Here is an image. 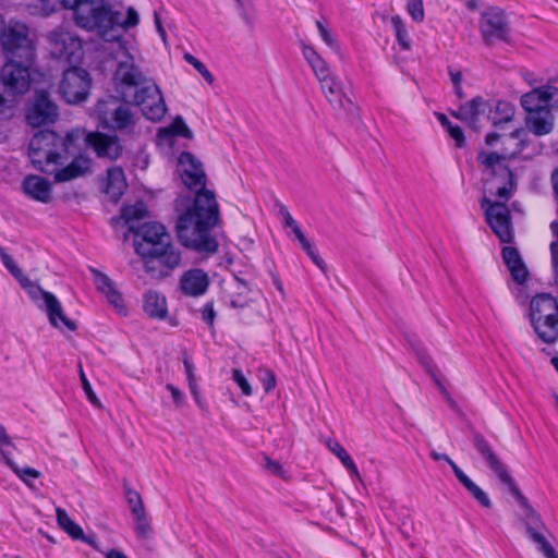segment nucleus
<instances>
[{
  "instance_id": "52",
  "label": "nucleus",
  "mask_w": 558,
  "mask_h": 558,
  "mask_svg": "<svg viewBox=\"0 0 558 558\" xmlns=\"http://www.w3.org/2000/svg\"><path fill=\"white\" fill-rule=\"evenodd\" d=\"M430 457L435 460V461H439V460H444L446 461L452 469L454 475L457 476V471H462L457 464L454 461H452L447 454L445 453H438L436 451H432L430 452Z\"/></svg>"
},
{
  "instance_id": "17",
  "label": "nucleus",
  "mask_w": 558,
  "mask_h": 558,
  "mask_svg": "<svg viewBox=\"0 0 558 558\" xmlns=\"http://www.w3.org/2000/svg\"><path fill=\"white\" fill-rule=\"evenodd\" d=\"M480 32L486 45L508 41L510 28L504 11L493 8L481 15Z\"/></svg>"
},
{
  "instance_id": "25",
  "label": "nucleus",
  "mask_w": 558,
  "mask_h": 558,
  "mask_svg": "<svg viewBox=\"0 0 558 558\" xmlns=\"http://www.w3.org/2000/svg\"><path fill=\"white\" fill-rule=\"evenodd\" d=\"M502 260L508 268L513 281L523 284L529 277V270L522 260L519 251L513 246H504L501 251Z\"/></svg>"
},
{
  "instance_id": "47",
  "label": "nucleus",
  "mask_w": 558,
  "mask_h": 558,
  "mask_svg": "<svg viewBox=\"0 0 558 558\" xmlns=\"http://www.w3.org/2000/svg\"><path fill=\"white\" fill-rule=\"evenodd\" d=\"M232 379L238 384L244 396H251L253 389L241 369H233Z\"/></svg>"
},
{
  "instance_id": "45",
  "label": "nucleus",
  "mask_w": 558,
  "mask_h": 558,
  "mask_svg": "<svg viewBox=\"0 0 558 558\" xmlns=\"http://www.w3.org/2000/svg\"><path fill=\"white\" fill-rule=\"evenodd\" d=\"M259 378L263 383L265 391L268 393L272 389H275L277 385L276 376L274 372L269 368H262L259 369Z\"/></svg>"
},
{
  "instance_id": "4",
  "label": "nucleus",
  "mask_w": 558,
  "mask_h": 558,
  "mask_svg": "<svg viewBox=\"0 0 558 558\" xmlns=\"http://www.w3.org/2000/svg\"><path fill=\"white\" fill-rule=\"evenodd\" d=\"M69 140L53 131H39L29 142L28 156L35 169L53 174L56 182H68L89 171L88 157L77 156L63 167L70 158Z\"/></svg>"
},
{
  "instance_id": "51",
  "label": "nucleus",
  "mask_w": 558,
  "mask_h": 558,
  "mask_svg": "<svg viewBox=\"0 0 558 558\" xmlns=\"http://www.w3.org/2000/svg\"><path fill=\"white\" fill-rule=\"evenodd\" d=\"M306 254L310 256L312 262L324 272L327 271V266L324 259L319 256V254L314 250L312 244L308 245V248H304Z\"/></svg>"
},
{
  "instance_id": "36",
  "label": "nucleus",
  "mask_w": 558,
  "mask_h": 558,
  "mask_svg": "<svg viewBox=\"0 0 558 558\" xmlns=\"http://www.w3.org/2000/svg\"><path fill=\"white\" fill-rule=\"evenodd\" d=\"M134 523H135V532L137 536L142 539H147L153 534V529L150 524V519L148 518L145 510L138 511L136 513H132Z\"/></svg>"
},
{
  "instance_id": "27",
  "label": "nucleus",
  "mask_w": 558,
  "mask_h": 558,
  "mask_svg": "<svg viewBox=\"0 0 558 558\" xmlns=\"http://www.w3.org/2000/svg\"><path fill=\"white\" fill-rule=\"evenodd\" d=\"M487 106L481 97H476L461 106L453 116L477 130L480 118L485 114Z\"/></svg>"
},
{
  "instance_id": "1",
  "label": "nucleus",
  "mask_w": 558,
  "mask_h": 558,
  "mask_svg": "<svg viewBox=\"0 0 558 558\" xmlns=\"http://www.w3.org/2000/svg\"><path fill=\"white\" fill-rule=\"evenodd\" d=\"M178 171L184 185L195 191L192 203L178 197L175 208L179 213L177 233L180 242L199 253L214 254L218 242L211 229L219 222V206L214 192L206 190V174L202 163L191 154L182 153L178 161Z\"/></svg>"
},
{
  "instance_id": "5",
  "label": "nucleus",
  "mask_w": 558,
  "mask_h": 558,
  "mask_svg": "<svg viewBox=\"0 0 558 558\" xmlns=\"http://www.w3.org/2000/svg\"><path fill=\"white\" fill-rule=\"evenodd\" d=\"M473 442L477 452L486 461L489 469L496 474L500 483L508 487L510 494L520 505L523 511L520 520L524 524L529 537L534 544H536L537 549L546 558H558V554L555 548L545 537V533L548 532L546 524L542 520L539 513L530 505L527 499L520 492L515 482L510 476L505 464L497 457L492 446L483 436L477 434L474 435Z\"/></svg>"
},
{
  "instance_id": "19",
  "label": "nucleus",
  "mask_w": 558,
  "mask_h": 558,
  "mask_svg": "<svg viewBox=\"0 0 558 558\" xmlns=\"http://www.w3.org/2000/svg\"><path fill=\"white\" fill-rule=\"evenodd\" d=\"M85 142L99 158L117 160L123 153V147L117 136L90 132L86 135Z\"/></svg>"
},
{
  "instance_id": "39",
  "label": "nucleus",
  "mask_w": 558,
  "mask_h": 558,
  "mask_svg": "<svg viewBox=\"0 0 558 558\" xmlns=\"http://www.w3.org/2000/svg\"><path fill=\"white\" fill-rule=\"evenodd\" d=\"M11 448H14V445L12 444L5 428L0 426V454L8 465H10V462H13L11 459Z\"/></svg>"
},
{
  "instance_id": "28",
  "label": "nucleus",
  "mask_w": 558,
  "mask_h": 558,
  "mask_svg": "<svg viewBox=\"0 0 558 558\" xmlns=\"http://www.w3.org/2000/svg\"><path fill=\"white\" fill-rule=\"evenodd\" d=\"M525 125L536 136L549 134L554 129V117L550 110L527 113Z\"/></svg>"
},
{
  "instance_id": "53",
  "label": "nucleus",
  "mask_w": 558,
  "mask_h": 558,
  "mask_svg": "<svg viewBox=\"0 0 558 558\" xmlns=\"http://www.w3.org/2000/svg\"><path fill=\"white\" fill-rule=\"evenodd\" d=\"M183 364H184L185 374L187 377V383L189 384L196 383V377H195V373H194V371H195L194 364L187 357L184 359Z\"/></svg>"
},
{
  "instance_id": "7",
  "label": "nucleus",
  "mask_w": 558,
  "mask_h": 558,
  "mask_svg": "<svg viewBox=\"0 0 558 558\" xmlns=\"http://www.w3.org/2000/svg\"><path fill=\"white\" fill-rule=\"evenodd\" d=\"M531 323L536 335L547 343L558 339V301L551 294L541 293L530 302Z\"/></svg>"
},
{
  "instance_id": "49",
  "label": "nucleus",
  "mask_w": 558,
  "mask_h": 558,
  "mask_svg": "<svg viewBox=\"0 0 558 558\" xmlns=\"http://www.w3.org/2000/svg\"><path fill=\"white\" fill-rule=\"evenodd\" d=\"M202 319L209 326H214V320L216 318V312L214 311V305L211 302L206 303L202 311Z\"/></svg>"
},
{
  "instance_id": "35",
  "label": "nucleus",
  "mask_w": 558,
  "mask_h": 558,
  "mask_svg": "<svg viewBox=\"0 0 558 558\" xmlns=\"http://www.w3.org/2000/svg\"><path fill=\"white\" fill-rule=\"evenodd\" d=\"M390 23L392 25L395 36L397 41L404 50L411 49V38L405 28L404 22L400 15H393L390 17Z\"/></svg>"
},
{
  "instance_id": "16",
  "label": "nucleus",
  "mask_w": 558,
  "mask_h": 558,
  "mask_svg": "<svg viewBox=\"0 0 558 558\" xmlns=\"http://www.w3.org/2000/svg\"><path fill=\"white\" fill-rule=\"evenodd\" d=\"M50 52L53 58L69 63L77 62L83 57L81 39L73 33L56 29L49 35Z\"/></svg>"
},
{
  "instance_id": "30",
  "label": "nucleus",
  "mask_w": 558,
  "mask_h": 558,
  "mask_svg": "<svg viewBox=\"0 0 558 558\" xmlns=\"http://www.w3.org/2000/svg\"><path fill=\"white\" fill-rule=\"evenodd\" d=\"M158 140L161 144H172V140L175 136H182L184 138H192L193 133L184 122L182 117H177L171 124L162 128L158 131Z\"/></svg>"
},
{
  "instance_id": "32",
  "label": "nucleus",
  "mask_w": 558,
  "mask_h": 558,
  "mask_svg": "<svg viewBox=\"0 0 558 558\" xmlns=\"http://www.w3.org/2000/svg\"><path fill=\"white\" fill-rule=\"evenodd\" d=\"M457 478L481 506L485 508L492 507V501L488 495L480 486H477L463 471H457Z\"/></svg>"
},
{
  "instance_id": "12",
  "label": "nucleus",
  "mask_w": 558,
  "mask_h": 558,
  "mask_svg": "<svg viewBox=\"0 0 558 558\" xmlns=\"http://www.w3.org/2000/svg\"><path fill=\"white\" fill-rule=\"evenodd\" d=\"M33 62L23 59H8L0 72V82L8 94L23 95L31 86L29 68Z\"/></svg>"
},
{
  "instance_id": "22",
  "label": "nucleus",
  "mask_w": 558,
  "mask_h": 558,
  "mask_svg": "<svg viewBox=\"0 0 558 558\" xmlns=\"http://www.w3.org/2000/svg\"><path fill=\"white\" fill-rule=\"evenodd\" d=\"M94 281L97 290L102 293L107 301L118 311L119 314H125L126 308L124 305L122 294L117 290L114 282L104 272L92 269Z\"/></svg>"
},
{
  "instance_id": "2",
  "label": "nucleus",
  "mask_w": 558,
  "mask_h": 558,
  "mask_svg": "<svg viewBox=\"0 0 558 558\" xmlns=\"http://www.w3.org/2000/svg\"><path fill=\"white\" fill-rule=\"evenodd\" d=\"M522 148L509 156L497 153L481 151L477 156L483 166V198L481 207L485 220L502 243H511L514 238L511 213L507 202L515 190L513 173L508 166V158L520 153Z\"/></svg>"
},
{
  "instance_id": "15",
  "label": "nucleus",
  "mask_w": 558,
  "mask_h": 558,
  "mask_svg": "<svg viewBox=\"0 0 558 558\" xmlns=\"http://www.w3.org/2000/svg\"><path fill=\"white\" fill-rule=\"evenodd\" d=\"M59 117V108L48 92L39 89L34 94L26 110V121L33 128L52 124Z\"/></svg>"
},
{
  "instance_id": "57",
  "label": "nucleus",
  "mask_w": 558,
  "mask_h": 558,
  "mask_svg": "<svg viewBox=\"0 0 558 558\" xmlns=\"http://www.w3.org/2000/svg\"><path fill=\"white\" fill-rule=\"evenodd\" d=\"M292 232L294 233L295 238L300 242L302 248L303 250L308 248V245L311 244V242L306 239V236L302 232L301 227L299 225L295 228H293Z\"/></svg>"
},
{
  "instance_id": "24",
  "label": "nucleus",
  "mask_w": 558,
  "mask_h": 558,
  "mask_svg": "<svg viewBox=\"0 0 558 558\" xmlns=\"http://www.w3.org/2000/svg\"><path fill=\"white\" fill-rule=\"evenodd\" d=\"M128 187L126 178L121 167H111L102 179V191L114 203L124 194Z\"/></svg>"
},
{
  "instance_id": "34",
  "label": "nucleus",
  "mask_w": 558,
  "mask_h": 558,
  "mask_svg": "<svg viewBox=\"0 0 558 558\" xmlns=\"http://www.w3.org/2000/svg\"><path fill=\"white\" fill-rule=\"evenodd\" d=\"M57 521L62 530H64L73 539L83 538V530L66 513L65 510L57 508Z\"/></svg>"
},
{
  "instance_id": "56",
  "label": "nucleus",
  "mask_w": 558,
  "mask_h": 558,
  "mask_svg": "<svg viewBox=\"0 0 558 558\" xmlns=\"http://www.w3.org/2000/svg\"><path fill=\"white\" fill-rule=\"evenodd\" d=\"M167 390L170 391L172 398H173V401L177 405H182L183 403V393L175 387L173 386L172 384H168L166 386Z\"/></svg>"
},
{
  "instance_id": "26",
  "label": "nucleus",
  "mask_w": 558,
  "mask_h": 558,
  "mask_svg": "<svg viewBox=\"0 0 558 558\" xmlns=\"http://www.w3.org/2000/svg\"><path fill=\"white\" fill-rule=\"evenodd\" d=\"M24 192L33 199L47 204L52 199L51 183L39 175H28L23 181Z\"/></svg>"
},
{
  "instance_id": "61",
  "label": "nucleus",
  "mask_w": 558,
  "mask_h": 558,
  "mask_svg": "<svg viewBox=\"0 0 558 558\" xmlns=\"http://www.w3.org/2000/svg\"><path fill=\"white\" fill-rule=\"evenodd\" d=\"M155 24H156V28H157L158 34L160 35L162 40L166 43L167 34H166V31H165V28H163V26L161 24L160 17L158 16L157 13H155Z\"/></svg>"
},
{
  "instance_id": "21",
  "label": "nucleus",
  "mask_w": 558,
  "mask_h": 558,
  "mask_svg": "<svg viewBox=\"0 0 558 558\" xmlns=\"http://www.w3.org/2000/svg\"><path fill=\"white\" fill-rule=\"evenodd\" d=\"M136 253L141 256L154 255L168 272L177 268L181 263L180 253L169 241L159 246L150 247V250H146L143 244H136Z\"/></svg>"
},
{
  "instance_id": "44",
  "label": "nucleus",
  "mask_w": 558,
  "mask_h": 558,
  "mask_svg": "<svg viewBox=\"0 0 558 558\" xmlns=\"http://www.w3.org/2000/svg\"><path fill=\"white\" fill-rule=\"evenodd\" d=\"M80 377L82 380L83 389H84L89 402L96 408H101L102 404H101L100 400L97 398L96 393L94 392V390H93V388L82 368H81Z\"/></svg>"
},
{
  "instance_id": "58",
  "label": "nucleus",
  "mask_w": 558,
  "mask_h": 558,
  "mask_svg": "<svg viewBox=\"0 0 558 558\" xmlns=\"http://www.w3.org/2000/svg\"><path fill=\"white\" fill-rule=\"evenodd\" d=\"M184 59L186 62H189L191 65H193L197 72L199 70H202L203 66H205V64L202 61H199L197 58H195L191 53H185Z\"/></svg>"
},
{
  "instance_id": "42",
  "label": "nucleus",
  "mask_w": 558,
  "mask_h": 558,
  "mask_svg": "<svg viewBox=\"0 0 558 558\" xmlns=\"http://www.w3.org/2000/svg\"><path fill=\"white\" fill-rule=\"evenodd\" d=\"M0 258L4 265V267L8 269V271L19 281L23 276V271L21 268L15 264L13 258L5 252V250L0 245Z\"/></svg>"
},
{
  "instance_id": "48",
  "label": "nucleus",
  "mask_w": 558,
  "mask_h": 558,
  "mask_svg": "<svg viewBox=\"0 0 558 558\" xmlns=\"http://www.w3.org/2000/svg\"><path fill=\"white\" fill-rule=\"evenodd\" d=\"M279 216L282 218V223L287 228H295L299 223L294 220L287 206L283 204L278 205Z\"/></svg>"
},
{
  "instance_id": "6",
  "label": "nucleus",
  "mask_w": 558,
  "mask_h": 558,
  "mask_svg": "<svg viewBox=\"0 0 558 558\" xmlns=\"http://www.w3.org/2000/svg\"><path fill=\"white\" fill-rule=\"evenodd\" d=\"M302 53L312 68L314 75L320 84L323 94L332 108L349 111L352 101L343 94L341 82L331 72L327 62L312 46L303 45Z\"/></svg>"
},
{
  "instance_id": "18",
  "label": "nucleus",
  "mask_w": 558,
  "mask_h": 558,
  "mask_svg": "<svg viewBox=\"0 0 558 558\" xmlns=\"http://www.w3.org/2000/svg\"><path fill=\"white\" fill-rule=\"evenodd\" d=\"M521 106L526 113L558 108V87L546 85L534 88L521 97Z\"/></svg>"
},
{
  "instance_id": "38",
  "label": "nucleus",
  "mask_w": 558,
  "mask_h": 558,
  "mask_svg": "<svg viewBox=\"0 0 558 558\" xmlns=\"http://www.w3.org/2000/svg\"><path fill=\"white\" fill-rule=\"evenodd\" d=\"M144 257V268L154 278H163L168 276V271L165 270L163 266L155 258L154 255H146Z\"/></svg>"
},
{
  "instance_id": "20",
  "label": "nucleus",
  "mask_w": 558,
  "mask_h": 558,
  "mask_svg": "<svg viewBox=\"0 0 558 558\" xmlns=\"http://www.w3.org/2000/svg\"><path fill=\"white\" fill-rule=\"evenodd\" d=\"M209 283L207 272L199 268H193L182 274L179 280V289L183 294L196 298L207 292Z\"/></svg>"
},
{
  "instance_id": "43",
  "label": "nucleus",
  "mask_w": 558,
  "mask_h": 558,
  "mask_svg": "<svg viewBox=\"0 0 558 558\" xmlns=\"http://www.w3.org/2000/svg\"><path fill=\"white\" fill-rule=\"evenodd\" d=\"M407 11L415 22H423L425 16L423 0H408Z\"/></svg>"
},
{
  "instance_id": "31",
  "label": "nucleus",
  "mask_w": 558,
  "mask_h": 558,
  "mask_svg": "<svg viewBox=\"0 0 558 558\" xmlns=\"http://www.w3.org/2000/svg\"><path fill=\"white\" fill-rule=\"evenodd\" d=\"M514 112L515 109L511 102L506 100H496L489 106L487 119L490 120L494 125H500L510 122Z\"/></svg>"
},
{
  "instance_id": "60",
  "label": "nucleus",
  "mask_w": 558,
  "mask_h": 558,
  "mask_svg": "<svg viewBox=\"0 0 558 558\" xmlns=\"http://www.w3.org/2000/svg\"><path fill=\"white\" fill-rule=\"evenodd\" d=\"M78 539L93 546L95 549L100 550V548L98 546L97 537L95 535H85L83 533V538H78Z\"/></svg>"
},
{
  "instance_id": "46",
  "label": "nucleus",
  "mask_w": 558,
  "mask_h": 558,
  "mask_svg": "<svg viewBox=\"0 0 558 558\" xmlns=\"http://www.w3.org/2000/svg\"><path fill=\"white\" fill-rule=\"evenodd\" d=\"M126 499L132 513L145 510L143 500L136 490L128 489Z\"/></svg>"
},
{
  "instance_id": "8",
  "label": "nucleus",
  "mask_w": 558,
  "mask_h": 558,
  "mask_svg": "<svg viewBox=\"0 0 558 558\" xmlns=\"http://www.w3.org/2000/svg\"><path fill=\"white\" fill-rule=\"evenodd\" d=\"M20 286L26 291L29 298L43 304L39 305L47 314L49 323L56 328L64 327L66 330H76V325L63 312L62 305L59 300L50 292L45 291L41 287L32 281L27 276H23L19 280Z\"/></svg>"
},
{
  "instance_id": "13",
  "label": "nucleus",
  "mask_w": 558,
  "mask_h": 558,
  "mask_svg": "<svg viewBox=\"0 0 558 558\" xmlns=\"http://www.w3.org/2000/svg\"><path fill=\"white\" fill-rule=\"evenodd\" d=\"M133 102L151 121H160L167 112L162 93L154 80L135 90Z\"/></svg>"
},
{
  "instance_id": "54",
  "label": "nucleus",
  "mask_w": 558,
  "mask_h": 558,
  "mask_svg": "<svg viewBox=\"0 0 558 558\" xmlns=\"http://www.w3.org/2000/svg\"><path fill=\"white\" fill-rule=\"evenodd\" d=\"M268 472L275 475H282V466L278 461L270 460L269 458H266V465Z\"/></svg>"
},
{
  "instance_id": "14",
  "label": "nucleus",
  "mask_w": 558,
  "mask_h": 558,
  "mask_svg": "<svg viewBox=\"0 0 558 558\" xmlns=\"http://www.w3.org/2000/svg\"><path fill=\"white\" fill-rule=\"evenodd\" d=\"M89 73L81 68H70L64 71L60 82V93L69 104L86 100L90 89Z\"/></svg>"
},
{
  "instance_id": "40",
  "label": "nucleus",
  "mask_w": 558,
  "mask_h": 558,
  "mask_svg": "<svg viewBox=\"0 0 558 558\" xmlns=\"http://www.w3.org/2000/svg\"><path fill=\"white\" fill-rule=\"evenodd\" d=\"M316 26L318 28L319 35L324 43L336 53H340V46L332 35L331 31L328 29L323 22L317 21Z\"/></svg>"
},
{
  "instance_id": "59",
  "label": "nucleus",
  "mask_w": 558,
  "mask_h": 558,
  "mask_svg": "<svg viewBox=\"0 0 558 558\" xmlns=\"http://www.w3.org/2000/svg\"><path fill=\"white\" fill-rule=\"evenodd\" d=\"M189 388H190L191 393L194 397L195 402L197 403V405L203 407L204 402H203V400L201 398V393H199V389H198L197 384L196 383L189 384Z\"/></svg>"
},
{
  "instance_id": "33",
  "label": "nucleus",
  "mask_w": 558,
  "mask_h": 558,
  "mask_svg": "<svg viewBox=\"0 0 558 558\" xmlns=\"http://www.w3.org/2000/svg\"><path fill=\"white\" fill-rule=\"evenodd\" d=\"M328 449L338 457V459L342 462V464L347 468L350 475L353 478H356L361 481V475L359 473V470L356 468V464L352 460V458L349 456V453L345 451V449L338 442L333 440H329L327 442Z\"/></svg>"
},
{
  "instance_id": "11",
  "label": "nucleus",
  "mask_w": 558,
  "mask_h": 558,
  "mask_svg": "<svg viewBox=\"0 0 558 558\" xmlns=\"http://www.w3.org/2000/svg\"><path fill=\"white\" fill-rule=\"evenodd\" d=\"M0 43L8 59H23L25 62H33L34 47L28 37V27L24 23L11 22L3 29Z\"/></svg>"
},
{
  "instance_id": "41",
  "label": "nucleus",
  "mask_w": 558,
  "mask_h": 558,
  "mask_svg": "<svg viewBox=\"0 0 558 558\" xmlns=\"http://www.w3.org/2000/svg\"><path fill=\"white\" fill-rule=\"evenodd\" d=\"M9 466L29 487L32 486L29 478H38L40 476V473L37 470L29 466L21 469L14 461L10 462Z\"/></svg>"
},
{
  "instance_id": "10",
  "label": "nucleus",
  "mask_w": 558,
  "mask_h": 558,
  "mask_svg": "<svg viewBox=\"0 0 558 558\" xmlns=\"http://www.w3.org/2000/svg\"><path fill=\"white\" fill-rule=\"evenodd\" d=\"M95 113L105 128L114 131H131L135 126V117L130 106L113 96L100 99Z\"/></svg>"
},
{
  "instance_id": "9",
  "label": "nucleus",
  "mask_w": 558,
  "mask_h": 558,
  "mask_svg": "<svg viewBox=\"0 0 558 558\" xmlns=\"http://www.w3.org/2000/svg\"><path fill=\"white\" fill-rule=\"evenodd\" d=\"M124 27H117L113 33L102 37L105 40H117L119 49L117 51L118 68L116 71V80L120 85L128 87H142L151 78L146 77L135 64L134 56L126 49L125 45L120 40V31Z\"/></svg>"
},
{
  "instance_id": "29",
  "label": "nucleus",
  "mask_w": 558,
  "mask_h": 558,
  "mask_svg": "<svg viewBox=\"0 0 558 558\" xmlns=\"http://www.w3.org/2000/svg\"><path fill=\"white\" fill-rule=\"evenodd\" d=\"M143 307L149 317L156 319L166 318L168 313L166 298L153 290H149L145 293Z\"/></svg>"
},
{
  "instance_id": "50",
  "label": "nucleus",
  "mask_w": 558,
  "mask_h": 558,
  "mask_svg": "<svg viewBox=\"0 0 558 558\" xmlns=\"http://www.w3.org/2000/svg\"><path fill=\"white\" fill-rule=\"evenodd\" d=\"M447 131L449 135L454 140L457 147L461 148L464 146L465 138L463 131L460 126L452 124V126H450Z\"/></svg>"
},
{
  "instance_id": "62",
  "label": "nucleus",
  "mask_w": 558,
  "mask_h": 558,
  "mask_svg": "<svg viewBox=\"0 0 558 558\" xmlns=\"http://www.w3.org/2000/svg\"><path fill=\"white\" fill-rule=\"evenodd\" d=\"M449 74H450V78H451V82H452L453 86L461 85V82H462V74H461V72L450 70Z\"/></svg>"
},
{
  "instance_id": "64",
  "label": "nucleus",
  "mask_w": 558,
  "mask_h": 558,
  "mask_svg": "<svg viewBox=\"0 0 558 558\" xmlns=\"http://www.w3.org/2000/svg\"><path fill=\"white\" fill-rule=\"evenodd\" d=\"M436 117L440 124L446 128L447 130L452 126V123L449 121V119L444 113H436Z\"/></svg>"
},
{
  "instance_id": "37",
  "label": "nucleus",
  "mask_w": 558,
  "mask_h": 558,
  "mask_svg": "<svg viewBox=\"0 0 558 558\" xmlns=\"http://www.w3.org/2000/svg\"><path fill=\"white\" fill-rule=\"evenodd\" d=\"M147 216V208L143 202H137L134 205L123 207L122 217L128 223L140 220Z\"/></svg>"
},
{
  "instance_id": "63",
  "label": "nucleus",
  "mask_w": 558,
  "mask_h": 558,
  "mask_svg": "<svg viewBox=\"0 0 558 558\" xmlns=\"http://www.w3.org/2000/svg\"><path fill=\"white\" fill-rule=\"evenodd\" d=\"M106 558H129L124 553L118 549H111L105 553Z\"/></svg>"
},
{
  "instance_id": "3",
  "label": "nucleus",
  "mask_w": 558,
  "mask_h": 558,
  "mask_svg": "<svg viewBox=\"0 0 558 558\" xmlns=\"http://www.w3.org/2000/svg\"><path fill=\"white\" fill-rule=\"evenodd\" d=\"M73 11V17L77 26L86 31L97 32L101 37H107L117 27H135L140 23L137 11L130 7L126 16L114 10L108 0H39V4H33V14L49 15L58 5Z\"/></svg>"
},
{
  "instance_id": "23",
  "label": "nucleus",
  "mask_w": 558,
  "mask_h": 558,
  "mask_svg": "<svg viewBox=\"0 0 558 558\" xmlns=\"http://www.w3.org/2000/svg\"><path fill=\"white\" fill-rule=\"evenodd\" d=\"M130 230L134 231L137 235L142 236L143 245L146 250L150 247L159 246L166 241L170 240V235L167 233L166 228L158 222H145L136 230L133 226H130ZM141 244L140 242H135Z\"/></svg>"
},
{
  "instance_id": "55",
  "label": "nucleus",
  "mask_w": 558,
  "mask_h": 558,
  "mask_svg": "<svg viewBox=\"0 0 558 558\" xmlns=\"http://www.w3.org/2000/svg\"><path fill=\"white\" fill-rule=\"evenodd\" d=\"M551 264L558 279V241H553L550 244Z\"/></svg>"
}]
</instances>
